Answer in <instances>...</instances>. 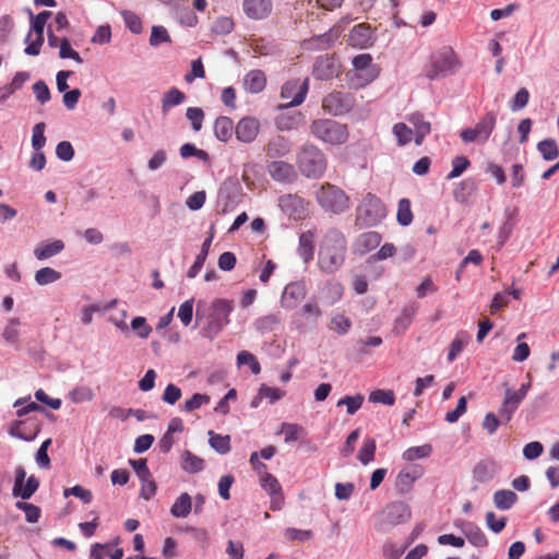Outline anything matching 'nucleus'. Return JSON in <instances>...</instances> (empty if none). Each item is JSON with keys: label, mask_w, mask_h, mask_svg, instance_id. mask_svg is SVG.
Listing matches in <instances>:
<instances>
[{"label": "nucleus", "mask_w": 559, "mask_h": 559, "mask_svg": "<svg viewBox=\"0 0 559 559\" xmlns=\"http://www.w3.org/2000/svg\"><path fill=\"white\" fill-rule=\"evenodd\" d=\"M234 300L215 298L207 304L199 300L197 304L195 322L201 325V336L213 340L230 323L229 316L234 311Z\"/></svg>", "instance_id": "obj_1"}, {"label": "nucleus", "mask_w": 559, "mask_h": 559, "mask_svg": "<svg viewBox=\"0 0 559 559\" xmlns=\"http://www.w3.org/2000/svg\"><path fill=\"white\" fill-rule=\"evenodd\" d=\"M267 173L274 181L292 183L297 179V173L293 165L284 160H274L267 165Z\"/></svg>", "instance_id": "obj_20"}, {"label": "nucleus", "mask_w": 559, "mask_h": 559, "mask_svg": "<svg viewBox=\"0 0 559 559\" xmlns=\"http://www.w3.org/2000/svg\"><path fill=\"white\" fill-rule=\"evenodd\" d=\"M497 114L488 111L474 128H466L460 132V138L464 143L485 144L495 130Z\"/></svg>", "instance_id": "obj_9"}, {"label": "nucleus", "mask_w": 559, "mask_h": 559, "mask_svg": "<svg viewBox=\"0 0 559 559\" xmlns=\"http://www.w3.org/2000/svg\"><path fill=\"white\" fill-rule=\"evenodd\" d=\"M123 17L126 27L133 34H140L143 31L142 20L138 14L130 10H122L120 12Z\"/></svg>", "instance_id": "obj_51"}, {"label": "nucleus", "mask_w": 559, "mask_h": 559, "mask_svg": "<svg viewBox=\"0 0 559 559\" xmlns=\"http://www.w3.org/2000/svg\"><path fill=\"white\" fill-rule=\"evenodd\" d=\"M39 487V479L35 475H31L24 484L21 485L19 490H12V495L15 498L27 500L37 491Z\"/></svg>", "instance_id": "obj_43"}, {"label": "nucleus", "mask_w": 559, "mask_h": 559, "mask_svg": "<svg viewBox=\"0 0 559 559\" xmlns=\"http://www.w3.org/2000/svg\"><path fill=\"white\" fill-rule=\"evenodd\" d=\"M193 304L194 299L190 298L182 302L178 309V318L185 326H188L193 319Z\"/></svg>", "instance_id": "obj_63"}, {"label": "nucleus", "mask_w": 559, "mask_h": 559, "mask_svg": "<svg viewBox=\"0 0 559 559\" xmlns=\"http://www.w3.org/2000/svg\"><path fill=\"white\" fill-rule=\"evenodd\" d=\"M278 206L289 216H300L304 212V200L296 194H284L278 199Z\"/></svg>", "instance_id": "obj_26"}, {"label": "nucleus", "mask_w": 559, "mask_h": 559, "mask_svg": "<svg viewBox=\"0 0 559 559\" xmlns=\"http://www.w3.org/2000/svg\"><path fill=\"white\" fill-rule=\"evenodd\" d=\"M40 430L39 423L35 418H27L25 420H16L11 424L9 428L10 436L21 439L23 441H33Z\"/></svg>", "instance_id": "obj_17"}, {"label": "nucleus", "mask_w": 559, "mask_h": 559, "mask_svg": "<svg viewBox=\"0 0 559 559\" xmlns=\"http://www.w3.org/2000/svg\"><path fill=\"white\" fill-rule=\"evenodd\" d=\"M211 401L207 394L194 393L191 399L187 400L181 406V411L190 413L201 408L203 405L209 404Z\"/></svg>", "instance_id": "obj_55"}, {"label": "nucleus", "mask_w": 559, "mask_h": 559, "mask_svg": "<svg viewBox=\"0 0 559 559\" xmlns=\"http://www.w3.org/2000/svg\"><path fill=\"white\" fill-rule=\"evenodd\" d=\"M21 321L19 318H10L7 325L3 329L2 337L10 345H16L19 343L20 331L19 326Z\"/></svg>", "instance_id": "obj_44"}, {"label": "nucleus", "mask_w": 559, "mask_h": 559, "mask_svg": "<svg viewBox=\"0 0 559 559\" xmlns=\"http://www.w3.org/2000/svg\"><path fill=\"white\" fill-rule=\"evenodd\" d=\"M209 443L219 454H227L230 451V437L209 431Z\"/></svg>", "instance_id": "obj_46"}, {"label": "nucleus", "mask_w": 559, "mask_h": 559, "mask_svg": "<svg viewBox=\"0 0 559 559\" xmlns=\"http://www.w3.org/2000/svg\"><path fill=\"white\" fill-rule=\"evenodd\" d=\"M471 165L466 156L460 155L452 159V170L447 175V180L460 177Z\"/></svg>", "instance_id": "obj_56"}, {"label": "nucleus", "mask_w": 559, "mask_h": 559, "mask_svg": "<svg viewBox=\"0 0 559 559\" xmlns=\"http://www.w3.org/2000/svg\"><path fill=\"white\" fill-rule=\"evenodd\" d=\"M317 201L320 206L334 214L348 210L349 199L346 193L336 186L325 183L317 191Z\"/></svg>", "instance_id": "obj_7"}, {"label": "nucleus", "mask_w": 559, "mask_h": 559, "mask_svg": "<svg viewBox=\"0 0 559 559\" xmlns=\"http://www.w3.org/2000/svg\"><path fill=\"white\" fill-rule=\"evenodd\" d=\"M34 278L38 285L45 286L59 281L61 273L52 267L45 266L36 271Z\"/></svg>", "instance_id": "obj_45"}, {"label": "nucleus", "mask_w": 559, "mask_h": 559, "mask_svg": "<svg viewBox=\"0 0 559 559\" xmlns=\"http://www.w3.org/2000/svg\"><path fill=\"white\" fill-rule=\"evenodd\" d=\"M272 0H243L242 10L251 20H263L272 12Z\"/></svg>", "instance_id": "obj_21"}, {"label": "nucleus", "mask_w": 559, "mask_h": 559, "mask_svg": "<svg viewBox=\"0 0 559 559\" xmlns=\"http://www.w3.org/2000/svg\"><path fill=\"white\" fill-rule=\"evenodd\" d=\"M462 532L467 538L468 543L473 546L484 548L488 545L485 533L476 524L472 522H464Z\"/></svg>", "instance_id": "obj_29"}, {"label": "nucleus", "mask_w": 559, "mask_h": 559, "mask_svg": "<svg viewBox=\"0 0 559 559\" xmlns=\"http://www.w3.org/2000/svg\"><path fill=\"white\" fill-rule=\"evenodd\" d=\"M373 40L371 27L365 23L354 26L348 37V43L353 47L361 49L370 47Z\"/></svg>", "instance_id": "obj_22"}, {"label": "nucleus", "mask_w": 559, "mask_h": 559, "mask_svg": "<svg viewBox=\"0 0 559 559\" xmlns=\"http://www.w3.org/2000/svg\"><path fill=\"white\" fill-rule=\"evenodd\" d=\"M260 130V122L254 117L241 118L235 127V134L238 141L242 143L253 142Z\"/></svg>", "instance_id": "obj_19"}, {"label": "nucleus", "mask_w": 559, "mask_h": 559, "mask_svg": "<svg viewBox=\"0 0 559 559\" xmlns=\"http://www.w3.org/2000/svg\"><path fill=\"white\" fill-rule=\"evenodd\" d=\"M353 67L354 69L346 73L348 84L353 88L365 87L379 75V70L369 53L356 56L353 59Z\"/></svg>", "instance_id": "obj_6"}, {"label": "nucleus", "mask_w": 559, "mask_h": 559, "mask_svg": "<svg viewBox=\"0 0 559 559\" xmlns=\"http://www.w3.org/2000/svg\"><path fill=\"white\" fill-rule=\"evenodd\" d=\"M31 15V31L26 36L25 41H28L32 36V32H35L37 36H44V29L47 21L51 17L52 12L50 11H41L37 15H33L29 11Z\"/></svg>", "instance_id": "obj_40"}, {"label": "nucleus", "mask_w": 559, "mask_h": 559, "mask_svg": "<svg viewBox=\"0 0 559 559\" xmlns=\"http://www.w3.org/2000/svg\"><path fill=\"white\" fill-rule=\"evenodd\" d=\"M266 86V75L262 70H250L243 78V87L250 94H258Z\"/></svg>", "instance_id": "obj_24"}, {"label": "nucleus", "mask_w": 559, "mask_h": 559, "mask_svg": "<svg viewBox=\"0 0 559 559\" xmlns=\"http://www.w3.org/2000/svg\"><path fill=\"white\" fill-rule=\"evenodd\" d=\"M45 122L36 123L32 129V147L35 151H43L46 145V136H45Z\"/></svg>", "instance_id": "obj_54"}, {"label": "nucleus", "mask_w": 559, "mask_h": 559, "mask_svg": "<svg viewBox=\"0 0 559 559\" xmlns=\"http://www.w3.org/2000/svg\"><path fill=\"white\" fill-rule=\"evenodd\" d=\"M311 134L330 145L344 144L348 139L346 124L332 119H316L310 124Z\"/></svg>", "instance_id": "obj_5"}, {"label": "nucleus", "mask_w": 559, "mask_h": 559, "mask_svg": "<svg viewBox=\"0 0 559 559\" xmlns=\"http://www.w3.org/2000/svg\"><path fill=\"white\" fill-rule=\"evenodd\" d=\"M265 150L269 157H284L290 153L292 143L283 135H275L270 139Z\"/></svg>", "instance_id": "obj_25"}, {"label": "nucleus", "mask_w": 559, "mask_h": 559, "mask_svg": "<svg viewBox=\"0 0 559 559\" xmlns=\"http://www.w3.org/2000/svg\"><path fill=\"white\" fill-rule=\"evenodd\" d=\"M296 165L302 176L308 179L321 178L328 166L325 154L313 144H304L296 157Z\"/></svg>", "instance_id": "obj_3"}, {"label": "nucleus", "mask_w": 559, "mask_h": 559, "mask_svg": "<svg viewBox=\"0 0 559 559\" xmlns=\"http://www.w3.org/2000/svg\"><path fill=\"white\" fill-rule=\"evenodd\" d=\"M282 322V318L278 313H269L260 317L255 320L254 326L260 333H269L276 329Z\"/></svg>", "instance_id": "obj_42"}, {"label": "nucleus", "mask_w": 559, "mask_h": 559, "mask_svg": "<svg viewBox=\"0 0 559 559\" xmlns=\"http://www.w3.org/2000/svg\"><path fill=\"white\" fill-rule=\"evenodd\" d=\"M69 396L73 403L79 404V403L92 401L94 397V393L91 388L82 385V386L74 388L70 392Z\"/></svg>", "instance_id": "obj_61"}, {"label": "nucleus", "mask_w": 559, "mask_h": 559, "mask_svg": "<svg viewBox=\"0 0 559 559\" xmlns=\"http://www.w3.org/2000/svg\"><path fill=\"white\" fill-rule=\"evenodd\" d=\"M530 389V382L522 383L518 391H513L510 388L506 389L502 404L498 409L499 418H501L503 424H508L512 419L515 411L526 397Z\"/></svg>", "instance_id": "obj_10"}, {"label": "nucleus", "mask_w": 559, "mask_h": 559, "mask_svg": "<svg viewBox=\"0 0 559 559\" xmlns=\"http://www.w3.org/2000/svg\"><path fill=\"white\" fill-rule=\"evenodd\" d=\"M212 240L213 235H211L203 241L200 253L197 255L194 263L190 266V269L187 272V277L194 278L199 274L209 254Z\"/></svg>", "instance_id": "obj_38"}, {"label": "nucleus", "mask_w": 559, "mask_h": 559, "mask_svg": "<svg viewBox=\"0 0 559 559\" xmlns=\"http://www.w3.org/2000/svg\"><path fill=\"white\" fill-rule=\"evenodd\" d=\"M170 36L164 26L155 25L152 27L150 36V45L153 47L159 46L164 43H169Z\"/></svg>", "instance_id": "obj_60"}, {"label": "nucleus", "mask_w": 559, "mask_h": 559, "mask_svg": "<svg viewBox=\"0 0 559 559\" xmlns=\"http://www.w3.org/2000/svg\"><path fill=\"white\" fill-rule=\"evenodd\" d=\"M376 450V441L372 438H368L364 441L358 452L357 459L362 465H368L374 460Z\"/></svg>", "instance_id": "obj_50"}, {"label": "nucleus", "mask_w": 559, "mask_h": 559, "mask_svg": "<svg viewBox=\"0 0 559 559\" xmlns=\"http://www.w3.org/2000/svg\"><path fill=\"white\" fill-rule=\"evenodd\" d=\"M369 402L392 406L395 402V395L391 390L378 389L369 394Z\"/></svg>", "instance_id": "obj_58"}, {"label": "nucleus", "mask_w": 559, "mask_h": 559, "mask_svg": "<svg viewBox=\"0 0 559 559\" xmlns=\"http://www.w3.org/2000/svg\"><path fill=\"white\" fill-rule=\"evenodd\" d=\"M322 310L314 301L306 302L297 312L292 317V323L301 333H305L317 326Z\"/></svg>", "instance_id": "obj_12"}, {"label": "nucleus", "mask_w": 559, "mask_h": 559, "mask_svg": "<svg viewBox=\"0 0 559 559\" xmlns=\"http://www.w3.org/2000/svg\"><path fill=\"white\" fill-rule=\"evenodd\" d=\"M381 240L382 236L378 231H365L353 242V253L362 257L379 247Z\"/></svg>", "instance_id": "obj_18"}, {"label": "nucleus", "mask_w": 559, "mask_h": 559, "mask_svg": "<svg viewBox=\"0 0 559 559\" xmlns=\"http://www.w3.org/2000/svg\"><path fill=\"white\" fill-rule=\"evenodd\" d=\"M64 249V242L60 239H55L50 242H40L34 249V255L37 260L44 261L59 254Z\"/></svg>", "instance_id": "obj_28"}, {"label": "nucleus", "mask_w": 559, "mask_h": 559, "mask_svg": "<svg viewBox=\"0 0 559 559\" xmlns=\"http://www.w3.org/2000/svg\"><path fill=\"white\" fill-rule=\"evenodd\" d=\"M235 131L233 120L229 117L221 116L214 122V134L217 140L227 142Z\"/></svg>", "instance_id": "obj_35"}, {"label": "nucleus", "mask_w": 559, "mask_h": 559, "mask_svg": "<svg viewBox=\"0 0 559 559\" xmlns=\"http://www.w3.org/2000/svg\"><path fill=\"white\" fill-rule=\"evenodd\" d=\"M130 326L136 333V335L143 340L147 338L152 333V328L147 324L144 317L133 318Z\"/></svg>", "instance_id": "obj_59"}, {"label": "nucleus", "mask_w": 559, "mask_h": 559, "mask_svg": "<svg viewBox=\"0 0 559 559\" xmlns=\"http://www.w3.org/2000/svg\"><path fill=\"white\" fill-rule=\"evenodd\" d=\"M516 500V493L510 489H500L493 493L495 507L502 511L511 509Z\"/></svg>", "instance_id": "obj_39"}, {"label": "nucleus", "mask_w": 559, "mask_h": 559, "mask_svg": "<svg viewBox=\"0 0 559 559\" xmlns=\"http://www.w3.org/2000/svg\"><path fill=\"white\" fill-rule=\"evenodd\" d=\"M187 96L177 87H171L162 97V112L167 115L173 107L183 104Z\"/></svg>", "instance_id": "obj_33"}, {"label": "nucleus", "mask_w": 559, "mask_h": 559, "mask_svg": "<svg viewBox=\"0 0 559 559\" xmlns=\"http://www.w3.org/2000/svg\"><path fill=\"white\" fill-rule=\"evenodd\" d=\"M15 508L25 513V520L28 523H37L41 514L39 507L25 501H16Z\"/></svg>", "instance_id": "obj_53"}, {"label": "nucleus", "mask_w": 559, "mask_h": 559, "mask_svg": "<svg viewBox=\"0 0 559 559\" xmlns=\"http://www.w3.org/2000/svg\"><path fill=\"white\" fill-rule=\"evenodd\" d=\"M460 62L454 50L444 46L430 56L428 64L425 67V76L430 81L438 80L453 74L459 68Z\"/></svg>", "instance_id": "obj_4"}, {"label": "nucleus", "mask_w": 559, "mask_h": 559, "mask_svg": "<svg viewBox=\"0 0 559 559\" xmlns=\"http://www.w3.org/2000/svg\"><path fill=\"white\" fill-rule=\"evenodd\" d=\"M431 453H432V447H431V444L427 443V444H423V445H418V447H411V448L406 449L403 452L402 457L405 461L413 462V461H416L419 459L428 457Z\"/></svg>", "instance_id": "obj_48"}, {"label": "nucleus", "mask_w": 559, "mask_h": 559, "mask_svg": "<svg viewBox=\"0 0 559 559\" xmlns=\"http://www.w3.org/2000/svg\"><path fill=\"white\" fill-rule=\"evenodd\" d=\"M192 509V499L189 493L182 492L173 503L170 508V514L174 518L185 519L187 518Z\"/></svg>", "instance_id": "obj_37"}, {"label": "nucleus", "mask_w": 559, "mask_h": 559, "mask_svg": "<svg viewBox=\"0 0 559 559\" xmlns=\"http://www.w3.org/2000/svg\"><path fill=\"white\" fill-rule=\"evenodd\" d=\"M469 342V335L465 331L459 332L450 344L448 353V361L452 362L463 352L464 347Z\"/></svg>", "instance_id": "obj_41"}, {"label": "nucleus", "mask_w": 559, "mask_h": 559, "mask_svg": "<svg viewBox=\"0 0 559 559\" xmlns=\"http://www.w3.org/2000/svg\"><path fill=\"white\" fill-rule=\"evenodd\" d=\"M408 121L413 124L415 132V144L421 145L425 136L430 133V122L424 119V116L419 112L409 116Z\"/></svg>", "instance_id": "obj_32"}, {"label": "nucleus", "mask_w": 559, "mask_h": 559, "mask_svg": "<svg viewBox=\"0 0 559 559\" xmlns=\"http://www.w3.org/2000/svg\"><path fill=\"white\" fill-rule=\"evenodd\" d=\"M179 152L182 158L197 157L204 163L210 162L209 153L198 148L193 143H185L181 145Z\"/></svg>", "instance_id": "obj_52"}, {"label": "nucleus", "mask_w": 559, "mask_h": 559, "mask_svg": "<svg viewBox=\"0 0 559 559\" xmlns=\"http://www.w3.org/2000/svg\"><path fill=\"white\" fill-rule=\"evenodd\" d=\"M416 307L406 306L402 309L401 314L395 319L392 332L395 335L403 334L412 324Z\"/></svg>", "instance_id": "obj_36"}, {"label": "nucleus", "mask_w": 559, "mask_h": 559, "mask_svg": "<svg viewBox=\"0 0 559 559\" xmlns=\"http://www.w3.org/2000/svg\"><path fill=\"white\" fill-rule=\"evenodd\" d=\"M298 254L301 260L308 264L314 254V234L311 230L302 233L299 237Z\"/></svg>", "instance_id": "obj_30"}, {"label": "nucleus", "mask_w": 559, "mask_h": 559, "mask_svg": "<svg viewBox=\"0 0 559 559\" xmlns=\"http://www.w3.org/2000/svg\"><path fill=\"white\" fill-rule=\"evenodd\" d=\"M205 467V462L202 457L195 455L189 450L181 453V468L188 474H198Z\"/></svg>", "instance_id": "obj_31"}, {"label": "nucleus", "mask_w": 559, "mask_h": 559, "mask_svg": "<svg viewBox=\"0 0 559 559\" xmlns=\"http://www.w3.org/2000/svg\"><path fill=\"white\" fill-rule=\"evenodd\" d=\"M393 133L400 146L408 144L413 140L414 134L413 130L403 122L393 126Z\"/></svg>", "instance_id": "obj_57"}, {"label": "nucleus", "mask_w": 559, "mask_h": 559, "mask_svg": "<svg viewBox=\"0 0 559 559\" xmlns=\"http://www.w3.org/2000/svg\"><path fill=\"white\" fill-rule=\"evenodd\" d=\"M307 288L304 282L296 281L288 283L281 296V306L286 310L297 308L299 302L306 297Z\"/></svg>", "instance_id": "obj_16"}, {"label": "nucleus", "mask_w": 559, "mask_h": 559, "mask_svg": "<svg viewBox=\"0 0 559 559\" xmlns=\"http://www.w3.org/2000/svg\"><path fill=\"white\" fill-rule=\"evenodd\" d=\"M413 212L411 209V201L403 198L399 201L396 219L401 226H408L413 222Z\"/></svg>", "instance_id": "obj_47"}, {"label": "nucleus", "mask_w": 559, "mask_h": 559, "mask_svg": "<svg viewBox=\"0 0 559 559\" xmlns=\"http://www.w3.org/2000/svg\"><path fill=\"white\" fill-rule=\"evenodd\" d=\"M537 150L546 160H554L559 156V148L554 139H545L537 144Z\"/></svg>", "instance_id": "obj_49"}, {"label": "nucleus", "mask_w": 559, "mask_h": 559, "mask_svg": "<svg viewBox=\"0 0 559 559\" xmlns=\"http://www.w3.org/2000/svg\"><path fill=\"white\" fill-rule=\"evenodd\" d=\"M383 521L382 530L386 531L388 527L396 526L399 524L405 523L411 519V510L409 507L402 502L395 501L389 503L382 512Z\"/></svg>", "instance_id": "obj_14"}, {"label": "nucleus", "mask_w": 559, "mask_h": 559, "mask_svg": "<svg viewBox=\"0 0 559 559\" xmlns=\"http://www.w3.org/2000/svg\"><path fill=\"white\" fill-rule=\"evenodd\" d=\"M186 117L191 122V127L194 131L202 129L204 112L200 107H189L186 111Z\"/></svg>", "instance_id": "obj_64"}, {"label": "nucleus", "mask_w": 559, "mask_h": 559, "mask_svg": "<svg viewBox=\"0 0 559 559\" xmlns=\"http://www.w3.org/2000/svg\"><path fill=\"white\" fill-rule=\"evenodd\" d=\"M338 37V32L334 28H330L328 32L314 35L308 39H305L302 47L306 50H325L329 49Z\"/></svg>", "instance_id": "obj_23"}, {"label": "nucleus", "mask_w": 559, "mask_h": 559, "mask_svg": "<svg viewBox=\"0 0 559 559\" xmlns=\"http://www.w3.org/2000/svg\"><path fill=\"white\" fill-rule=\"evenodd\" d=\"M341 72L338 59L332 55L319 56L312 67V75L316 80L328 81L337 76Z\"/></svg>", "instance_id": "obj_13"}, {"label": "nucleus", "mask_w": 559, "mask_h": 559, "mask_svg": "<svg viewBox=\"0 0 559 559\" xmlns=\"http://www.w3.org/2000/svg\"><path fill=\"white\" fill-rule=\"evenodd\" d=\"M355 106V96L350 93L333 91L322 99L325 112L338 117L349 112Z\"/></svg>", "instance_id": "obj_11"}, {"label": "nucleus", "mask_w": 559, "mask_h": 559, "mask_svg": "<svg viewBox=\"0 0 559 559\" xmlns=\"http://www.w3.org/2000/svg\"><path fill=\"white\" fill-rule=\"evenodd\" d=\"M262 488L267 491L270 495H276L282 491V487L272 474L264 472V474L261 475L260 478Z\"/></svg>", "instance_id": "obj_62"}, {"label": "nucleus", "mask_w": 559, "mask_h": 559, "mask_svg": "<svg viewBox=\"0 0 559 559\" xmlns=\"http://www.w3.org/2000/svg\"><path fill=\"white\" fill-rule=\"evenodd\" d=\"M478 186L474 178H466L455 185L453 198L460 204H466L469 198L477 191Z\"/></svg>", "instance_id": "obj_27"}, {"label": "nucleus", "mask_w": 559, "mask_h": 559, "mask_svg": "<svg viewBox=\"0 0 559 559\" xmlns=\"http://www.w3.org/2000/svg\"><path fill=\"white\" fill-rule=\"evenodd\" d=\"M496 474L497 464L490 460L479 462L473 471L474 479L478 483H488Z\"/></svg>", "instance_id": "obj_34"}, {"label": "nucleus", "mask_w": 559, "mask_h": 559, "mask_svg": "<svg viewBox=\"0 0 559 559\" xmlns=\"http://www.w3.org/2000/svg\"><path fill=\"white\" fill-rule=\"evenodd\" d=\"M309 90V80L304 81L292 80L287 81L281 90L282 98L293 97L292 100L285 105V107H296L304 103Z\"/></svg>", "instance_id": "obj_15"}, {"label": "nucleus", "mask_w": 559, "mask_h": 559, "mask_svg": "<svg viewBox=\"0 0 559 559\" xmlns=\"http://www.w3.org/2000/svg\"><path fill=\"white\" fill-rule=\"evenodd\" d=\"M346 251L345 235L336 228H330L324 234L319 247L318 267L325 274H334L344 264Z\"/></svg>", "instance_id": "obj_2"}, {"label": "nucleus", "mask_w": 559, "mask_h": 559, "mask_svg": "<svg viewBox=\"0 0 559 559\" xmlns=\"http://www.w3.org/2000/svg\"><path fill=\"white\" fill-rule=\"evenodd\" d=\"M385 215L384 204L372 193H368L357 207V221L367 227L378 225Z\"/></svg>", "instance_id": "obj_8"}]
</instances>
